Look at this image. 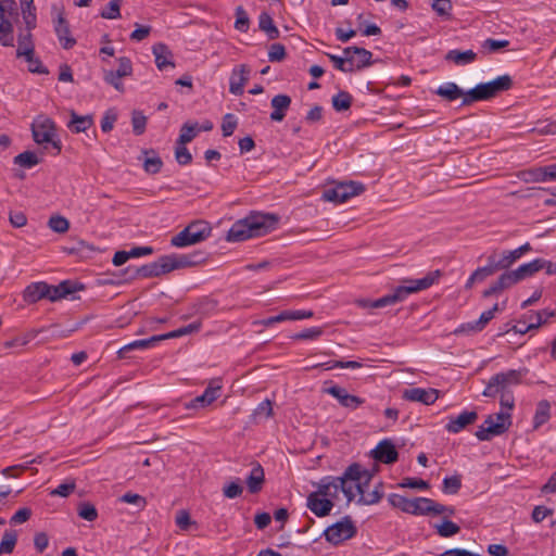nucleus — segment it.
<instances>
[{
    "instance_id": "obj_36",
    "label": "nucleus",
    "mask_w": 556,
    "mask_h": 556,
    "mask_svg": "<svg viewBox=\"0 0 556 556\" xmlns=\"http://www.w3.org/2000/svg\"><path fill=\"white\" fill-rule=\"evenodd\" d=\"M493 254L502 270L505 271L522 256L517 249L504 251L495 250Z\"/></svg>"
},
{
    "instance_id": "obj_25",
    "label": "nucleus",
    "mask_w": 556,
    "mask_h": 556,
    "mask_svg": "<svg viewBox=\"0 0 556 556\" xmlns=\"http://www.w3.org/2000/svg\"><path fill=\"white\" fill-rule=\"evenodd\" d=\"M249 68L247 65H240L239 67H235L231 72V76L229 79V91L235 96H240L243 93V87L248 80Z\"/></svg>"
},
{
    "instance_id": "obj_60",
    "label": "nucleus",
    "mask_w": 556,
    "mask_h": 556,
    "mask_svg": "<svg viewBox=\"0 0 556 556\" xmlns=\"http://www.w3.org/2000/svg\"><path fill=\"white\" fill-rule=\"evenodd\" d=\"M237 125H238L237 117L231 113H227L223 117V123H222L223 136L224 137L231 136L233 134L235 129L237 128Z\"/></svg>"
},
{
    "instance_id": "obj_32",
    "label": "nucleus",
    "mask_w": 556,
    "mask_h": 556,
    "mask_svg": "<svg viewBox=\"0 0 556 556\" xmlns=\"http://www.w3.org/2000/svg\"><path fill=\"white\" fill-rule=\"evenodd\" d=\"M543 314H545L547 317L554 316V312H548V311L536 312L534 314L535 321H531V323L527 324L526 320H518L517 324L511 328V330L515 333L525 334L532 329L540 328L544 323V320L542 318Z\"/></svg>"
},
{
    "instance_id": "obj_57",
    "label": "nucleus",
    "mask_w": 556,
    "mask_h": 556,
    "mask_svg": "<svg viewBox=\"0 0 556 556\" xmlns=\"http://www.w3.org/2000/svg\"><path fill=\"white\" fill-rule=\"evenodd\" d=\"M77 513L80 518L87 521H94L98 518L97 508L89 502L80 503Z\"/></svg>"
},
{
    "instance_id": "obj_38",
    "label": "nucleus",
    "mask_w": 556,
    "mask_h": 556,
    "mask_svg": "<svg viewBox=\"0 0 556 556\" xmlns=\"http://www.w3.org/2000/svg\"><path fill=\"white\" fill-rule=\"evenodd\" d=\"M551 419V404L547 400H541L536 404L533 416V429L538 430Z\"/></svg>"
},
{
    "instance_id": "obj_9",
    "label": "nucleus",
    "mask_w": 556,
    "mask_h": 556,
    "mask_svg": "<svg viewBox=\"0 0 556 556\" xmlns=\"http://www.w3.org/2000/svg\"><path fill=\"white\" fill-rule=\"evenodd\" d=\"M364 189L361 182L343 181L326 189L323 193V199L328 202L344 203L350 198L361 194Z\"/></svg>"
},
{
    "instance_id": "obj_50",
    "label": "nucleus",
    "mask_w": 556,
    "mask_h": 556,
    "mask_svg": "<svg viewBox=\"0 0 556 556\" xmlns=\"http://www.w3.org/2000/svg\"><path fill=\"white\" fill-rule=\"evenodd\" d=\"M438 534L442 538H451L460 531V528L455 522L444 519L442 523L435 525Z\"/></svg>"
},
{
    "instance_id": "obj_42",
    "label": "nucleus",
    "mask_w": 556,
    "mask_h": 556,
    "mask_svg": "<svg viewBox=\"0 0 556 556\" xmlns=\"http://www.w3.org/2000/svg\"><path fill=\"white\" fill-rule=\"evenodd\" d=\"M23 22L28 29H35L37 25L36 8L34 2H24L20 0Z\"/></svg>"
},
{
    "instance_id": "obj_11",
    "label": "nucleus",
    "mask_w": 556,
    "mask_h": 556,
    "mask_svg": "<svg viewBox=\"0 0 556 556\" xmlns=\"http://www.w3.org/2000/svg\"><path fill=\"white\" fill-rule=\"evenodd\" d=\"M545 260L544 258H535L529 263L520 265L515 270H506L504 271L505 277L507 278L509 285L513 287L519 281L533 276L535 273L544 269Z\"/></svg>"
},
{
    "instance_id": "obj_22",
    "label": "nucleus",
    "mask_w": 556,
    "mask_h": 556,
    "mask_svg": "<svg viewBox=\"0 0 556 556\" xmlns=\"http://www.w3.org/2000/svg\"><path fill=\"white\" fill-rule=\"evenodd\" d=\"M291 102V97L285 93H279L273 97L270 100V106L273 109L270 119L273 122H282L290 109Z\"/></svg>"
},
{
    "instance_id": "obj_3",
    "label": "nucleus",
    "mask_w": 556,
    "mask_h": 556,
    "mask_svg": "<svg viewBox=\"0 0 556 556\" xmlns=\"http://www.w3.org/2000/svg\"><path fill=\"white\" fill-rule=\"evenodd\" d=\"M338 478V485L350 504L356 494H363V486L367 484L371 476L367 471H363L359 464H351Z\"/></svg>"
},
{
    "instance_id": "obj_14",
    "label": "nucleus",
    "mask_w": 556,
    "mask_h": 556,
    "mask_svg": "<svg viewBox=\"0 0 556 556\" xmlns=\"http://www.w3.org/2000/svg\"><path fill=\"white\" fill-rule=\"evenodd\" d=\"M324 392L337 399L341 406L352 410L358 408L361 405L365 403V400L363 397L350 394L348 393L346 389L339 387L337 384H332L329 388H325Z\"/></svg>"
},
{
    "instance_id": "obj_47",
    "label": "nucleus",
    "mask_w": 556,
    "mask_h": 556,
    "mask_svg": "<svg viewBox=\"0 0 556 556\" xmlns=\"http://www.w3.org/2000/svg\"><path fill=\"white\" fill-rule=\"evenodd\" d=\"M352 96L348 91H339L332 97V106L337 112L346 111L352 105Z\"/></svg>"
},
{
    "instance_id": "obj_16",
    "label": "nucleus",
    "mask_w": 556,
    "mask_h": 556,
    "mask_svg": "<svg viewBox=\"0 0 556 556\" xmlns=\"http://www.w3.org/2000/svg\"><path fill=\"white\" fill-rule=\"evenodd\" d=\"M314 316L313 311H305V309H299V311H282L276 316H270L268 318H264L261 320L254 321V325H261L264 327H270L274 324L282 323L287 320H302V319H308Z\"/></svg>"
},
{
    "instance_id": "obj_61",
    "label": "nucleus",
    "mask_w": 556,
    "mask_h": 556,
    "mask_svg": "<svg viewBox=\"0 0 556 556\" xmlns=\"http://www.w3.org/2000/svg\"><path fill=\"white\" fill-rule=\"evenodd\" d=\"M132 130L136 135H142L146 130L147 117L139 111L132 112L131 117Z\"/></svg>"
},
{
    "instance_id": "obj_33",
    "label": "nucleus",
    "mask_w": 556,
    "mask_h": 556,
    "mask_svg": "<svg viewBox=\"0 0 556 556\" xmlns=\"http://www.w3.org/2000/svg\"><path fill=\"white\" fill-rule=\"evenodd\" d=\"M93 125L91 115H78L76 112H71V121L67 123L68 129L74 134L85 132Z\"/></svg>"
},
{
    "instance_id": "obj_51",
    "label": "nucleus",
    "mask_w": 556,
    "mask_h": 556,
    "mask_svg": "<svg viewBox=\"0 0 556 556\" xmlns=\"http://www.w3.org/2000/svg\"><path fill=\"white\" fill-rule=\"evenodd\" d=\"M510 287L511 286L503 273L488 289L483 291V296L490 298Z\"/></svg>"
},
{
    "instance_id": "obj_53",
    "label": "nucleus",
    "mask_w": 556,
    "mask_h": 556,
    "mask_svg": "<svg viewBox=\"0 0 556 556\" xmlns=\"http://www.w3.org/2000/svg\"><path fill=\"white\" fill-rule=\"evenodd\" d=\"M462 488V478L459 475L445 477L443 479L442 491L445 494H456Z\"/></svg>"
},
{
    "instance_id": "obj_43",
    "label": "nucleus",
    "mask_w": 556,
    "mask_h": 556,
    "mask_svg": "<svg viewBox=\"0 0 556 556\" xmlns=\"http://www.w3.org/2000/svg\"><path fill=\"white\" fill-rule=\"evenodd\" d=\"M492 97H496L503 91H507L513 86V79L509 75H502L495 79L488 81Z\"/></svg>"
},
{
    "instance_id": "obj_59",
    "label": "nucleus",
    "mask_w": 556,
    "mask_h": 556,
    "mask_svg": "<svg viewBox=\"0 0 556 556\" xmlns=\"http://www.w3.org/2000/svg\"><path fill=\"white\" fill-rule=\"evenodd\" d=\"M324 333L323 328L320 327H312L306 328L301 332L293 334L291 338L293 340H316Z\"/></svg>"
},
{
    "instance_id": "obj_1",
    "label": "nucleus",
    "mask_w": 556,
    "mask_h": 556,
    "mask_svg": "<svg viewBox=\"0 0 556 556\" xmlns=\"http://www.w3.org/2000/svg\"><path fill=\"white\" fill-rule=\"evenodd\" d=\"M279 217L275 214L253 212L232 224L227 232L229 242H240L267 235L276 229Z\"/></svg>"
},
{
    "instance_id": "obj_5",
    "label": "nucleus",
    "mask_w": 556,
    "mask_h": 556,
    "mask_svg": "<svg viewBox=\"0 0 556 556\" xmlns=\"http://www.w3.org/2000/svg\"><path fill=\"white\" fill-rule=\"evenodd\" d=\"M31 134L36 143L45 146L46 149L51 146L54 155L61 152L62 144L55 138V124L51 118L41 116L35 119L31 124Z\"/></svg>"
},
{
    "instance_id": "obj_17",
    "label": "nucleus",
    "mask_w": 556,
    "mask_h": 556,
    "mask_svg": "<svg viewBox=\"0 0 556 556\" xmlns=\"http://www.w3.org/2000/svg\"><path fill=\"white\" fill-rule=\"evenodd\" d=\"M307 508L317 517H326L330 515L334 503L330 498L319 495L318 492L314 491L306 497Z\"/></svg>"
},
{
    "instance_id": "obj_46",
    "label": "nucleus",
    "mask_w": 556,
    "mask_h": 556,
    "mask_svg": "<svg viewBox=\"0 0 556 556\" xmlns=\"http://www.w3.org/2000/svg\"><path fill=\"white\" fill-rule=\"evenodd\" d=\"M40 163L39 157L33 151H24L14 157V164L25 168H31Z\"/></svg>"
},
{
    "instance_id": "obj_56",
    "label": "nucleus",
    "mask_w": 556,
    "mask_h": 556,
    "mask_svg": "<svg viewBox=\"0 0 556 556\" xmlns=\"http://www.w3.org/2000/svg\"><path fill=\"white\" fill-rule=\"evenodd\" d=\"M410 501L412 500L395 493H392L388 496V502L390 503L391 506L406 514H408Z\"/></svg>"
},
{
    "instance_id": "obj_37",
    "label": "nucleus",
    "mask_w": 556,
    "mask_h": 556,
    "mask_svg": "<svg viewBox=\"0 0 556 556\" xmlns=\"http://www.w3.org/2000/svg\"><path fill=\"white\" fill-rule=\"evenodd\" d=\"M160 342L159 334L152 336L148 339L135 340L118 350L119 357H125L126 353L134 350H146L154 346L155 343Z\"/></svg>"
},
{
    "instance_id": "obj_31",
    "label": "nucleus",
    "mask_w": 556,
    "mask_h": 556,
    "mask_svg": "<svg viewBox=\"0 0 556 556\" xmlns=\"http://www.w3.org/2000/svg\"><path fill=\"white\" fill-rule=\"evenodd\" d=\"M31 30L26 28L20 27L18 31V48L16 50V56H29V54L34 53V43L31 40Z\"/></svg>"
},
{
    "instance_id": "obj_55",
    "label": "nucleus",
    "mask_w": 556,
    "mask_h": 556,
    "mask_svg": "<svg viewBox=\"0 0 556 556\" xmlns=\"http://www.w3.org/2000/svg\"><path fill=\"white\" fill-rule=\"evenodd\" d=\"M151 153L153 154V156H147L144 159L143 168L148 174L154 175L161 170L163 166V161L161 160L160 156L155 154L154 151H151Z\"/></svg>"
},
{
    "instance_id": "obj_13",
    "label": "nucleus",
    "mask_w": 556,
    "mask_h": 556,
    "mask_svg": "<svg viewBox=\"0 0 556 556\" xmlns=\"http://www.w3.org/2000/svg\"><path fill=\"white\" fill-rule=\"evenodd\" d=\"M164 256L168 273L179 268L192 267L205 261L202 252H193L191 254H170Z\"/></svg>"
},
{
    "instance_id": "obj_44",
    "label": "nucleus",
    "mask_w": 556,
    "mask_h": 556,
    "mask_svg": "<svg viewBox=\"0 0 556 556\" xmlns=\"http://www.w3.org/2000/svg\"><path fill=\"white\" fill-rule=\"evenodd\" d=\"M199 131L198 123H185L180 128L177 144H187L191 142L197 137Z\"/></svg>"
},
{
    "instance_id": "obj_27",
    "label": "nucleus",
    "mask_w": 556,
    "mask_h": 556,
    "mask_svg": "<svg viewBox=\"0 0 556 556\" xmlns=\"http://www.w3.org/2000/svg\"><path fill=\"white\" fill-rule=\"evenodd\" d=\"M152 52L155 58V65L160 71H163L168 66H175L173 61L174 55L166 45L162 42L155 43L152 47Z\"/></svg>"
},
{
    "instance_id": "obj_6",
    "label": "nucleus",
    "mask_w": 556,
    "mask_h": 556,
    "mask_svg": "<svg viewBox=\"0 0 556 556\" xmlns=\"http://www.w3.org/2000/svg\"><path fill=\"white\" fill-rule=\"evenodd\" d=\"M526 368L509 369L492 376L482 392L483 396L495 397L501 391H509L511 386H518L527 375Z\"/></svg>"
},
{
    "instance_id": "obj_63",
    "label": "nucleus",
    "mask_w": 556,
    "mask_h": 556,
    "mask_svg": "<svg viewBox=\"0 0 556 556\" xmlns=\"http://www.w3.org/2000/svg\"><path fill=\"white\" fill-rule=\"evenodd\" d=\"M286 58V48L281 43H273L268 49L269 62H281Z\"/></svg>"
},
{
    "instance_id": "obj_2",
    "label": "nucleus",
    "mask_w": 556,
    "mask_h": 556,
    "mask_svg": "<svg viewBox=\"0 0 556 556\" xmlns=\"http://www.w3.org/2000/svg\"><path fill=\"white\" fill-rule=\"evenodd\" d=\"M440 277L441 271L434 270L419 279H404L403 285L396 287L393 292L370 302V308H381L403 302L409 294L430 288Z\"/></svg>"
},
{
    "instance_id": "obj_64",
    "label": "nucleus",
    "mask_w": 556,
    "mask_h": 556,
    "mask_svg": "<svg viewBox=\"0 0 556 556\" xmlns=\"http://www.w3.org/2000/svg\"><path fill=\"white\" fill-rule=\"evenodd\" d=\"M119 501L123 503L132 504L140 509L144 508L147 505V501L143 496L136 494V493H131V492H127V493L123 494L119 497Z\"/></svg>"
},
{
    "instance_id": "obj_49",
    "label": "nucleus",
    "mask_w": 556,
    "mask_h": 556,
    "mask_svg": "<svg viewBox=\"0 0 556 556\" xmlns=\"http://www.w3.org/2000/svg\"><path fill=\"white\" fill-rule=\"evenodd\" d=\"M123 0H111L100 12V16L106 20H116L121 17V5Z\"/></svg>"
},
{
    "instance_id": "obj_19",
    "label": "nucleus",
    "mask_w": 556,
    "mask_h": 556,
    "mask_svg": "<svg viewBox=\"0 0 556 556\" xmlns=\"http://www.w3.org/2000/svg\"><path fill=\"white\" fill-rule=\"evenodd\" d=\"M222 387L211 382L201 395L195 396L186 404V408L193 409L199 407H206L219 397Z\"/></svg>"
},
{
    "instance_id": "obj_4",
    "label": "nucleus",
    "mask_w": 556,
    "mask_h": 556,
    "mask_svg": "<svg viewBox=\"0 0 556 556\" xmlns=\"http://www.w3.org/2000/svg\"><path fill=\"white\" fill-rule=\"evenodd\" d=\"M212 232L208 223L195 220L190 223L180 232L172 237L170 244L175 248H185L206 240Z\"/></svg>"
},
{
    "instance_id": "obj_34",
    "label": "nucleus",
    "mask_w": 556,
    "mask_h": 556,
    "mask_svg": "<svg viewBox=\"0 0 556 556\" xmlns=\"http://www.w3.org/2000/svg\"><path fill=\"white\" fill-rule=\"evenodd\" d=\"M434 93L444 100L452 102L460 97L464 99L466 92L455 83H445L439 86Z\"/></svg>"
},
{
    "instance_id": "obj_52",
    "label": "nucleus",
    "mask_w": 556,
    "mask_h": 556,
    "mask_svg": "<svg viewBox=\"0 0 556 556\" xmlns=\"http://www.w3.org/2000/svg\"><path fill=\"white\" fill-rule=\"evenodd\" d=\"M522 179L526 182H541L549 180V178H547L546 166L522 173Z\"/></svg>"
},
{
    "instance_id": "obj_15",
    "label": "nucleus",
    "mask_w": 556,
    "mask_h": 556,
    "mask_svg": "<svg viewBox=\"0 0 556 556\" xmlns=\"http://www.w3.org/2000/svg\"><path fill=\"white\" fill-rule=\"evenodd\" d=\"M55 35L63 49H72L76 45V39L71 36L70 24L62 11H59L53 20Z\"/></svg>"
},
{
    "instance_id": "obj_18",
    "label": "nucleus",
    "mask_w": 556,
    "mask_h": 556,
    "mask_svg": "<svg viewBox=\"0 0 556 556\" xmlns=\"http://www.w3.org/2000/svg\"><path fill=\"white\" fill-rule=\"evenodd\" d=\"M402 397L409 402H418L425 405H431L438 400L439 391L432 388H410L403 391Z\"/></svg>"
},
{
    "instance_id": "obj_58",
    "label": "nucleus",
    "mask_w": 556,
    "mask_h": 556,
    "mask_svg": "<svg viewBox=\"0 0 556 556\" xmlns=\"http://www.w3.org/2000/svg\"><path fill=\"white\" fill-rule=\"evenodd\" d=\"M48 225L53 231L58 233H64L70 228L68 220L61 215L51 216L48 222Z\"/></svg>"
},
{
    "instance_id": "obj_24",
    "label": "nucleus",
    "mask_w": 556,
    "mask_h": 556,
    "mask_svg": "<svg viewBox=\"0 0 556 556\" xmlns=\"http://www.w3.org/2000/svg\"><path fill=\"white\" fill-rule=\"evenodd\" d=\"M478 419L477 412H462L457 417H451L445 429L451 433H458L468 425L473 424Z\"/></svg>"
},
{
    "instance_id": "obj_39",
    "label": "nucleus",
    "mask_w": 556,
    "mask_h": 556,
    "mask_svg": "<svg viewBox=\"0 0 556 556\" xmlns=\"http://www.w3.org/2000/svg\"><path fill=\"white\" fill-rule=\"evenodd\" d=\"M432 500L428 497H416L410 501L408 514L415 516L431 515Z\"/></svg>"
},
{
    "instance_id": "obj_40",
    "label": "nucleus",
    "mask_w": 556,
    "mask_h": 556,
    "mask_svg": "<svg viewBox=\"0 0 556 556\" xmlns=\"http://www.w3.org/2000/svg\"><path fill=\"white\" fill-rule=\"evenodd\" d=\"M486 265L482 267H478L475 273V278L479 279V282L483 281L486 277L492 276L498 270H502L497 261L493 254V252L488 256Z\"/></svg>"
},
{
    "instance_id": "obj_12",
    "label": "nucleus",
    "mask_w": 556,
    "mask_h": 556,
    "mask_svg": "<svg viewBox=\"0 0 556 556\" xmlns=\"http://www.w3.org/2000/svg\"><path fill=\"white\" fill-rule=\"evenodd\" d=\"M343 59H348V67H352V72L362 70L371 64L372 53L365 48L346 47L343 49Z\"/></svg>"
},
{
    "instance_id": "obj_30",
    "label": "nucleus",
    "mask_w": 556,
    "mask_h": 556,
    "mask_svg": "<svg viewBox=\"0 0 556 556\" xmlns=\"http://www.w3.org/2000/svg\"><path fill=\"white\" fill-rule=\"evenodd\" d=\"M265 482V473L261 464L255 463L247 478L248 490L251 494L258 493Z\"/></svg>"
},
{
    "instance_id": "obj_41",
    "label": "nucleus",
    "mask_w": 556,
    "mask_h": 556,
    "mask_svg": "<svg viewBox=\"0 0 556 556\" xmlns=\"http://www.w3.org/2000/svg\"><path fill=\"white\" fill-rule=\"evenodd\" d=\"M258 27L261 30L266 33L268 39H270V40L277 39L280 35V31L275 26L271 16L266 12H263L260 14Z\"/></svg>"
},
{
    "instance_id": "obj_8",
    "label": "nucleus",
    "mask_w": 556,
    "mask_h": 556,
    "mask_svg": "<svg viewBox=\"0 0 556 556\" xmlns=\"http://www.w3.org/2000/svg\"><path fill=\"white\" fill-rule=\"evenodd\" d=\"M357 533V528L350 516H344L341 520L327 527L323 535L327 542L332 545H339L346 540L352 539Z\"/></svg>"
},
{
    "instance_id": "obj_21",
    "label": "nucleus",
    "mask_w": 556,
    "mask_h": 556,
    "mask_svg": "<svg viewBox=\"0 0 556 556\" xmlns=\"http://www.w3.org/2000/svg\"><path fill=\"white\" fill-rule=\"evenodd\" d=\"M372 457L384 464H393L399 458V453L390 440H382L372 450Z\"/></svg>"
},
{
    "instance_id": "obj_28",
    "label": "nucleus",
    "mask_w": 556,
    "mask_h": 556,
    "mask_svg": "<svg viewBox=\"0 0 556 556\" xmlns=\"http://www.w3.org/2000/svg\"><path fill=\"white\" fill-rule=\"evenodd\" d=\"M315 485L317 486L316 492H318L319 495L330 498V501L337 498L339 492H341V489L338 485L337 477H323Z\"/></svg>"
},
{
    "instance_id": "obj_48",
    "label": "nucleus",
    "mask_w": 556,
    "mask_h": 556,
    "mask_svg": "<svg viewBox=\"0 0 556 556\" xmlns=\"http://www.w3.org/2000/svg\"><path fill=\"white\" fill-rule=\"evenodd\" d=\"M431 8L440 17L451 20L453 9L451 0H432Z\"/></svg>"
},
{
    "instance_id": "obj_10",
    "label": "nucleus",
    "mask_w": 556,
    "mask_h": 556,
    "mask_svg": "<svg viewBox=\"0 0 556 556\" xmlns=\"http://www.w3.org/2000/svg\"><path fill=\"white\" fill-rule=\"evenodd\" d=\"M125 271L128 275V279L130 280L136 278L159 277L168 273L165 256H161L157 261L142 265L140 267L129 266Z\"/></svg>"
},
{
    "instance_id": "obj_23",
    "label": "nucleus",
    "mask_w": 556,
    "mask_h": 556,
    "mask_svg": "<svg viewBox=\"0 0 556 556\" xmlns=\"http://www.w3.org/2000/svg\"><path fill=\"white\" fill-rule=\"evenodd\" d=\"M83 287H78L75 282L71 280H64L60 282L56 286L49 285V290L46 299L55 302L61 299L66 298L67 295L76 292L77 290L81 289Z\"/></svg>"
},
{
    "instance_id": "obj_62",
    "label": "nucleus",
    "mask_w": 556,
    "mask_h": 556,
    "mask_svg": "<svg viewBox=\"0 0 556 556\" xmlns=\"http://www.w3.org/2000/svg\"><path fill=\"white\" fill-rule=\"evenodd\" d=\"M122 78L123 77L115 71H104V81L114 87L119 92H124V85L122 83Z\"/></svg>"
},
{
    "instance_id": "obj_45",
    "label": "nucleus",
    "mask_w": 556,
    "mask_h": 556,
    "mask_svg": "<svg viewBox=\"0 0 556 556\" xmlns=\"http://www.w3.org/2000/svg\"><path fill=\"white\" fill-rule=\"evenodd\" d=\"M17 542V533L14 530H5L0 542V555L11 554Z\"/></svg>"
},
{
    "instance_id": "obj_35",
    "label": "nucleus",
    "mask_w": 556,
    "mask_h": 556,
    "mask_svg": "<svg viewBox=\"0 0 556 556\" xmlns=\"http://www.w3.org/2000/svg\"><path fill=\"white\" fill-rule=\"evenodd\" d=\"M448 62L456 65H467L476 61L477 53L472 50L460 51L457 49L450 50L444 58Z\"/></svg>"
},
{
    "instance_id": "obj_7",
    "label": "nucleus",
    "mask_w": 556,
    "mask_h": 556,
    "mask_svg": "<svg viewBox=\"0 0 556 556\" xmlns=\"http://www.w3.org/2000/svg\"><path fill=\"white\" fill-rule=\"evenodd\" d=\"M18 12L15 0H0V45L14 46L13 20L17 21Z\"/></svg>"
},
{
    "instance_id": "obj_29",
    "label": "nucleus",
    "mask_w": 556,
    "mask_h": 556,
    "mask_svg": "<svg viewBox=\"0 0 556 556\" xmlns=\"http://www.w3.org/2000/svg\"><path fill=\"white\" fill-rule=\"evenodd\" d=\"M49 290V283L45 281L33 282L24 290V301L27 303H36L46 299Z\"/></svg>"
},
{
    "instance_id": "obj_20",
    "label": "nucleus",
    "mask_w": 556,
    "mask_h": 556,
    "mask_svg": "<svg viewBox=\"0 0 556 556\" xmlns=\"http://www.w3.org/2000/svg\"><path fill=\"white\" fill-rule=\"evenodd\" d=\"M505 432L503 424H496L494 415H489L482 425L478 427L475 435L479 441H489L493 437L501 435Z\"/></svg>"
},
{
    "instance_id": "obj_26",
    "label": "nucleus",
    "mask_w": 556,
    "mask_h": 556,
    "mask_svg": "<svg viewBox=\"0 0 556 556\" xmlns=\"http://www.w3.org/2000/svg\"><path fill=\"white\" fill-rule=\"evenodd\" d=\"M492 93L490 91V87L488 83L478 84L472 89L468 90L465 93V97L462 101L463 106L470 105L473 102L485 101L492 99Z\"/></svg>"
},
{
    "instance_id": "obj_54",
    "label": "nucleus",
    "mask_w": 556,
    "mask_h": 556,
    "mask_svg": "<svg viewBox=\"0 0 556 556\" xmlns=\"http://www.w3.org/2000/svg\"><path fill=\"white\" fill-rule=\"evenodd\" d=\"M250 26V18L247 11L242 7L236 8L235 28L241 33H247Z\"/></svg>"
}]
</instances>
